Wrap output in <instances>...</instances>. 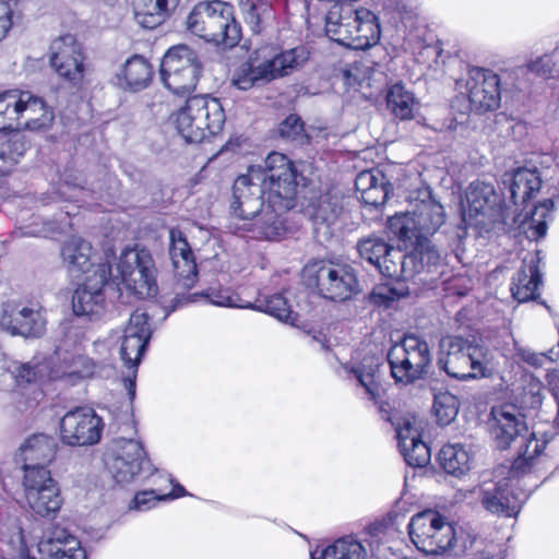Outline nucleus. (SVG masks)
Wrapping results in <instances>:
<instances>
[{"label":"nucleus","instance_id":"f257e3e1","mask_svg":"<svg viewBox=\"0 0 559 559\" xmlns=\"http://www.w3.org/2000/svg\"><path fill=\"white\" fill-rule=\"evenodd\" d=\"M297 174L293 163L277 152L270 153L264 167L252 166L246 175L234 182L231 211L235 217L247 222L261 210L263 195H273L280 209L287 206L292 195L297 192Z\"/></svg>","mask_w":559,"mask_h":559},{"label":"nucleus","instance_id":"f03ea898","mask_svg":"<svg viewBox=\"0 0 559 559\" xmlns=\"http://www.w3.org/2000/svg\"><path fill=\"white\" fill-rule=\"evenodd\" d=\"M186 28L207 43L233 48L241 38V27L233 8L221 0L197 3L186 19Z\"/></svg>","mask_w":559,"mask_h":559},{"label":"nucleus","instance_id":"7ed1b4c3","mask_svg":"<svg viewBox=\"0 0 559 559\" xmlns=\"http://www.w3.org/2000/svg\"><path fill=\"white\" fill-rule=\"evenodd\" d=\"M438 366L456 379L488 378L495 372L492 354L460 336H444L440 341Z\"/></svg>","mask_w":559,"mask_h":559},{"label":"nucleus","instance_id":"20e7f679","mask_svg":"<svg viewBox=\"0 0 559 559\" xmlns=\"http://www.w3.org/2000/svg\"><path fill=\"white\" fill-rule=\"evenodd\" d=\"M225 111L218 98L195 95L175 114V127L188 143H200L217 134L225 123Z\"/></svg>","mask_w":559,"mask_h":559},{"label":"nucleus","instance_id":"39448f33","mask_svg":"<svg viewBox=\"0 0 559 559\" xmlns=\"http://www.w3.org/2000/svg\"><path fill=\"white\" fill-rule=\"evenodd\" d=\"M409 536L416 548L427 555L455 554L456 532L445 516L433 510L415 514L408 524Z\"/></svg>","mask_w":559,"mask_h":559},{"label":"nucleus","instance_id":"423d86ee","mask_svg":"<svg viewBox=\"0 0 559 559\" xmlns=\"http://www.w3.org/2000/svg\"><path fill=\"white\" fill-rule=\"evenodd\" d=\"M116 274L108 275L109 282L126 288L141 299L157 294L156 267L154 260L146 250L127 249L119 258Z\"/></svg>","mask_w":559,"mask_h":559},{"label":"nucleus","instance_id":"0eeeda50","mask_svg":"<svg viewBox=\"0 0 559 559\" xmlns=\"http://www.w3.org/2000/svg\"><path fill=\"white\" fill-rule=\"evenodd\" d=\"M203 70L199 53L187 45L170 47L160 63V79L176 95H186L197 87Z\"/></svg>","mask_w":559,"mask_h":559},{"label":"nucleus","instance_id":"6e6552de","mask_svg":"<svg viewBox=\"0 0 559 559\" xmlns=\"http://www.w3.org/2000/svg\"><path fill=\"white\" fill-rule=\"evenodd\" d=\"M391 374L396 382L412 383L428 372L431 362L427 342L417 335H405L388 353Z\"/></svg>","mask_w":559,"mask_h":559},{"label":"nucleus","instance_id":"1a4fd4ad","mask_svg":"<svg viewBox=\"0 0 559 559\" xmlns=\"http://www.w3.org/2000/svg\"><path fill=\"white\" fill-rule=\"evenodd\" d=\"M25 502L29 511L40 518H55L63 499L57 481L48 468L27 469L23 477Z\"/></svg>","mask_w":559,"mask_h":559},{"label":"nucleus","instance_id":"9d476101","mask_svg":"<svg viewBox=\"0 0 559 559\" xmlns=\"http://www.w3.org/2000/svg\"><path fill=\"white\" fill-rule=\"evenodd\" d=\"M443 206L436 200H421L411 213L395 215L390 219V228L403 241H413L414 237L435 234L444 223Z\"/></svg>","mask_w":559,"mask_h":559},{"label":"nucleus","instance_id":"9b49d317","mask_svg":"<svg viewBox=\"0 0 559 559\" xmlns=\"http://www.w3.org/2000/svg\"><path fill=\"white\" fill-rule=\"evenodd\" d=\"M456 87L476 112L496 110L500 106V80L491 70L472 68L465 80L456 82Z\"/></svg>","mask_w":559,"mask_h":559},{"label":"nucleus","instance_id":"f8f14e48","mask_svg":"<svg viewBox=\"0 0 559 559\" xmlns=\"http://www.w3.org/2000/svg\"><path fill=\"white\" fill-rule=\"evenodd\" d=\"M49 63L56 74L73 87L82 84L85 74V55L76 38L67 34L50 45Z\"/></svg>","mask_w":559,"mask_h":559},{"label":"nucleus","instance_id":"ddd939ff","mask_svg":"<svg viewBox=\"0 0 559 559\" xmlns=\"http://www.w3.org/2000/svg\"><path fill=\"white\" fill-rule=\"evenodd\" d=\"M148 317H130L124 329L120 346V358L131 373L124 378V386L130 399L135 395V377L138 366L152 336V329L147 322Z\"/></svg>","mask_w":559,"mask_h":559},{"label":"nucleus","instance_id":"4468645a","mask_svg":"<svg viewBox=\"0 0 559 559\" xmlns=\"http://www.w3.org/2000/svg\"><path fill=\"white\" fill-rule=\"evenodd\" d=\"M104 423L91 407H76L60 420V437L71 447L94 445L99 442Z\"/></svg>","mask_w":559,"mask_h":559},{"label":"nucleus","instance_id":"2eb2a0df","mask_svg":"<svg viewBox=\"0 0 559 559\" xmlns=\"http://www.w3.org/2000/svg\"><path fill=\"white\" fill-rule=\"evenodd\" d=\"M527 498V491L506 479L486 481L479 488L481 506L490 513L506 518L516 516Z\"/></svg>","mask_w":559,"mask_h":559},{"label":"nucleus","instance_id":"dca6fc26","mask_svg":"<svg viewBox=\"0 0 559 559\" xmlns=\"http://www.w3.org/2000/svg\"><path fill=\"white\" fill-rule=\"evenodd\" d=\"M357 250L362 259L386 277L399 276L404 272V252L388 245L381 237L371 235L360 239L357 242Z\"/></svg>","mask_w":559,"mask_h":559},{"label":"nucleus","instance_id":"f3484780","mask_svg":"<svg viewBox=\"0 0 559 559\" xmlns=\"http://www.w3.org/2000/svg\"><path fill=\"white\" fill-rule=\"evenodd\" d=\"M320 294L334 301L349 299L357 292V280L350 265L329 264L317 272Z\"/></svg>","mask_w":559,"mask_h":559},{"label":"nucleus","instance_id":"a211bd4d","mask_svg":"<svg viewBox=\"0 0 559 559\" xmlns=\"http://www.w3.org/2000/svg\"><path fill=\"white\" fill-rule=\"evenodd\" d=\"M108 466L112 478L121 485L130 484L142 472L151 469L142 444L135 440L122 441Z\"/></svg>","mask_w":559,"mask_h":559},{"label":"nucleus","instance_id":"6ab92c4d","mask_svg":"<svg viewBox=\"0 0 559 559\" xmlns=\"http://www.w3.org/2000/svg\"><path fill=\"white\" fill-rule=\"evenodd\" d=\"M110 264L108 261L98 263L85 278L82 288L72 296L73 314H98L103 302L102 289L109 284Z\"/></svg>","mask_w":559,"mask_h":559},{"label":"nucleus","instance_id":"aec40b11","mask_svg":"<svg viewBox=\"0 0 559 559\" xmlns=\"http://www.w3.org/2000/svg\"><path fill=\"white\" fill-rule=\"evenodd\" d=\"M41 559H86L80 542L66 528L56 526L44 534L37 545ZM20 559H34L21 556Z\"/></svg>","mask_w":559,"mask_h":559},{"label":"nucleus","instance_id":"412c9836","mask_svg":"<svg viewBox=\"0 0 559 559\" xmlns=\"http://www.w3.org/2000/svg\"><path fill=\"white\" fill-rule=\"evenodd\" d=\"M491 435L497 448L503 450L518 442L527 427L518 409L512 405H502L491 408Z\"/></svg>","mask_w":559,"mask_h":559},{"label":"nucleus","instance_id":"4be33fe9","mask_svg":"<svg viewBox=\"0 0 559 559\" xmlns=\"http://www.w3.org/2000/svg\"><path fill=\"white\" fill-rule=\"evenodd\" d=\"M296 192L292 195L287 206L280 209V204L275 202L273 195L267 197L266 201L261 206L260 212L253 217L248 219L249 223H243L242 227L254 229L258 236L267 240H273L286 231L285 219L283 215L294 207Z\"/></svg>","mask_w":559,"mask_h":559},{"label":"nucleus","instance_id":"5701e85b","mask_svg":"<svg viewBox=\"0 0 559 559\" xmlns=\"http://www.w3.org/2000/svg\"><path fill=\"white\" fill-rule=\"evenodd\" d=\"M542 261L540 252H528L522 260V266L513 277L511 293L515 300L525 302L533 300L538 296V289L542 285V273L539 263Z\"/></svg>","mask_w":559,"mask_h":559},{"label":"nucleus","instance_id":"b1692460","mask_svg":"<svg viewBox=\"0 0 559 559\" xmlns=\"http://www.w3.org/2000/svg\"><path fill=\"white\" fill-rule=\"evenodd\" d=\"M401 453L413 467H423L430 462V449L421 440L419 427L413 418H404L396 429Z\"/></svg>","mask_w":559,"mask_h":559},{"label":"nucleus","instance_id":"393cba45","mask_svg":"<svg viewBox=\"0 0 559 559\" xmlns=\"http://www.w3.org/2000/svg\"><path fill=\"white\" fill-rule=\"evenodd\" d=\"M341 213L342 206L336 197H320L311 205L310 219L318 242H326L334 236Z\"/></svg>","mask_w":559,"mask_h":559},{"label":"nucleus","instance_id":"a878e982","mask_svg":"<svg viewBox=\"0 0 559 559\" xmlns=\"http://www.w3.org/2000/svg\"><path fill=\"white\" fill-rule=\"evenodd\" d=\"M169 240V255L176 275L183 281V286L190 287L197 276V264L191 247L179 229H170Z\"/></svg>","mask_w":559,"mask_h":559},{"label":"nucleus","instance_id":"bb28decb","mask_svg":"<svg viewBox=\"0 0 559 559\" xmlns=\"http://www.w3.org/2000/svg\"><path fill=\"white\" fill-rule=\"evenodd\" d=\"M308 60L309 51L305 47H295L260 64V70L257 73L269 82L300 70Z\"/></svg>","mask_w":559,"mask_h":559},{"label":"nucleus","instance_id":"cd10ccee","mask_svg":"<svg viewBox=\"0 0 559 559\" xmlns=\"http://www.w3.org/2000/svg\"><path fill=\"white\" fill-rule=\"evenodd\" d=\"M20 451L25 474L31 468H47L56 455L57 443L52 437L38 433L29 437L21 445Z\"/></svg>","mask_w":559,"mask_h":559},{"label":"nucleus","instance_id":"c85d7f7f","mask_svg":"<svg viewBox=\"0 0 559 559\" xmlns=\"http://www.w3.org/2000/svg\"><path fill=\"white\" fill-rule=\"evenodd\" d=\"M466 200L471 215L487 216L495 219L500 211V197L491 183L474 181L466 191Z\"/></svg>","mask_w":559,"mask_h":559},{"label":"nucleus","instance_id":"c756f323","mask_svg":"<svg viewBox=\"0 0 559 559\" xmlns=\"http://www.w3.org/2000/svg\"><path fill=\"white\" fill-rule=\"evenodd\" d=\"M26 547L20 520L15 513L0 518V559H20Z\"/></svg>","mask_w":559,"mask_h":559},{"label":"nucleus","instance_id":"7c9ffc66","mask_svg":"<svg viewBox=\"0 0 559 559\" xmlns=\"http://www.w3.org/2000/svg\"><path fill=\"white\" fill-rule=\"evenodd\" d=\"M20 123L21 128L40 130L49 127L53 120V111L43 98L28 91H21Z\"/></svg>","mask_w":559,"mask_h":559},{"label":"nucleus","instance_id":"2f4dec72","mask_svg":"<svg viewBox=\"0 0 559 559\" xmlns=\"http://www.w3.org/2000/svg\"><path fill=\"white\" fill-rule=\"evenodd\" d=\"M503 182L509 185L510 198L515 205L525 204L542 187L538 171L528 168L506 174Z\"/></svg>","mask_w":559,"mask_h":559},{"label":"nucleus","instance_id":"473e14b6","mask_svg":"<svg viewBox=\"0 0 559 559\" xmlns=\"http://www.w3.org/2000/svg\"><path fill=\"white\" fill-rule=\"evenodd\" d=\"M92 254L91 243L79 236L70 237L61 247L62 261L71 273H92L97 266L91 262Z\"/></svg>","mask_w":559,"mask_h":559},{"label":"nucleus","instance_id":"72a5a7b5","mask_svg":"<svg viewBox=\"0 0 559 559\" xmlns=\"http://www.w3.org/2000/svg\"><path fill=\"white\" fill-rule=\"evenodd\" d=\"M152 75L151 63L144 57L134 55L124 62L117 74L118 85L123 90L136 92L148 85Z\"/></svg>","mask_w":559,"mask_h":559},{"label":"nucleus","instance_id":"f704fd0d","mask_svg":"<svg viewBox=\"0 0 559 559\" xmlns=\"http://www.w3.org/2000/svg\"><path fill=\"white\" fill-rule=\"evenodd\" d=\"M354 26L356 36L350 43L353 49H367L380 39V25L377 15L368 9L354 10Z\"/></svg>","mask_w":559,"mask_h":559},{"label":"nucleus","instance_id":"c9c22d12","mask_svg":"<svg viewBox=\"0 0 559 559\" xmlns=\"http://www.w3.org/2000/svg\"><path fill=\"white\" fill-rule=\"evenodd\" d=\"M389 110L401 120H411L419 109V103L414 94L402 83L392 85L386 93Z\"/></svg>","mask_w":559,"mask_h":559},{"label":"nucleus","instance_id":"e433bc0d","mask_svg":"<svg viewBox=\"0 0 559 559\" xmlns=\"http://www.w3.org/2000/svg\"><path fill=\"white\" fill-rule=\"evenodd\" d=\"M439 462L447 474L461 477L471 469V453L461 443L445 444L439 452Z\"/></svg>","mask_w":559,"mask_h":559},{"label":"nucleus","instance_id":"4c0bfd02","mask_svg":"<svg viewBox=\"0 0 559 559\" xmlns=\"http://www.w3.org/2000/svg\"><path fill=\"white\" fill-rule=\"evenodd\" d=\"M142 3L135 11V16L143 27L153 29L168 17L179 0H142Z\"/></svg>","mask_w":559,"mask_h":559},{"label":"nucleus","instance_id":"58836bf2","mask_svg":"<svg viewBox=\"0 0 559 559\" xmlns=\"http://www.w3.org/2000/svg\"><path fill=\"white\" fill-rule=\"evenodd\" d=\"M0 328L10 335L39 337L46 331L44 317H0Z\"/></svg>","mask_w":559,"mask_h":559},{"label":"nucleus","instance_id":"ea45409f","mask_svg":"<svg viewBox=\"0 0 559 559\" xmlns=\"http://www.w3.org/2000/svg\"><path fill=\"white\" fill-rule=\"evenodd\" d=\"M21 90L0 93V131L17 130L20 123Z\"/></svg>","mask_w":559,"mask_h":559},{"label":"nucleus","instance_id":"a19ab883","mask_svg":"<svg viewBox=\"0 0 559 559\" xmlns=\"http://www.w3.org/2000/svg\"><path fill=\"white\" fill-rule=\"evenodd\" d=\"M414 249L409 254L404 253V265L413 263V270L417 267V260L420 261L421 267H431L439 265L443 255L440 250L427 237H414Z\"/></svg>","mask_w":559,"mask_h":559},{"label":"nucleus","instance_id":"79ce46f5","mask_svg":"<svg viewBox=\"0 0 559 559\" xmlns=\"http://www.w3.org/2000/svg\"><path fill=\"white\" fill-rule=\"evenodd\" d=\"M349 5L334 4L328 12L325 17V33L334 41L338 44L349 43L350 29L348 28V13Z\"/></svg>","mask_w":559,"mask_h":559},{"label":"nucleus","instance_id":"37998d69","mask_svg":"<svg viewBox=\"0 0 559 559\" xmlns=\"http://www.w3.org/2000/svg\"><path fill=\"white\" fill-rule=\"evenodd\" d=\"M555 203L546 199L536 205L531 216L524 222L525 233L531 240H538L547 233V218L550 216Z\"/></svg>","mask_w":559,"mask_h":559},{"label":"nucleus","instance_id":"c03bdc74","mask_svg":"<svg viewBox=\"0 0 559 559\" xmlns=\"http://www.w3.org/2000/svg\"><path fill=\"white\" fill-rule=\"evenodd\" d=\"M408 294L401 283L395 286L380 285L369 295V302L378 307V310L395 309L394 304Z\"/></svg>","mask_w":559,"mask_h":559},{"label":"nucleus","instance_id":"a18cd8bd","mask_svg":"<svg viewBox=\"0 0 559 559\" xmlns=\"http://www.w3.org/2000/svg\"><path fill=\"white\" fill-rule=\"evenodd\" d=\"M460 403L450 392H439L435 395L432 411L440 425L445 426L455 419Z\"/></svg>","mask_w":559,"mask_h":559},{"label":"nucleus","instance_id":"49530a36","mask_svg":"<svg viewBox=\"0 0 559 559\" xmlns=\"http://www.w3.org/2000/svg\"><path fill=\"white\" fill-rule=\"evenodd\" d=\"M239 5L247 22L255 32H259L261 24L272 15L270 0H239Z\"/></svg>","mask_w":559,"mask_h":559},{"label":"nucleus","instance_id":"de8ad7c7","mask_svg":"<svg viewBox=\"0 0 559 559\" xmlns=\"http://www.w3.org/2000/svg\"><path fill=\"white\" fill-rule=\"evenodd\" d=\"M85 183L81 174L68 171L61 176L56 193L59 199L72 201L86 190Z\"/></svg>","mask_w":559,"mask_h":559},{"label":"nucleus","instance_id":"09e8293b","mask_svg":"<svg viewBox=\"0 0 559 559\" xmlns=\"http://www.w3.org/2000/svg\"><path fill=\"white\" fill-rule=\"evenodd\" d=\"M353 371L357 381L371 400H376L380 396L381 374L378 365L353 369Z\"/></svg>","mask_w":559,"mask_h":559},{"label":"nucleus","instance_id":"8fccbe9b","mask_svg":"<svg viewBox=\"0 0 559 559\" xmlns=\"http://www.w3.org/2000/svg\"><path fill=\"white\" fill-rule=\"evenodd\" d=\"M527 69L544 79H559V48L551 55H544L527 64Z\"/></svg>","mask_w":559,"mask_h":559},{"label":"nucleus","instance_id":"3c124183","mask_svg":"<svg viewBox=\"0 0 559 559\" xmlns=\"http://www.w3.org/2000/svg\"><path fill=\"white\" fill-rule=\"evenodd\" d=\"M280 135L286 140L304 144L307 136L304 130V123L299 117L295 115L288 116L278 128Z\"/></svg>","mask_w":559,"mask_h":559},{"label":"nucleus","instance_id":"603ef678","mask_svg":"<svg viewBox=\"0 0 559 559\" xmlns=\"http://www.w3.org/2000/svg\"><path fill=\"white\" fill-rule=\"evenodd\" d=\"M543 384L532 379L524 388L520 395V403L522 407L527 409H536L543 403Z\"/></svg>","mask_w":559,"mask_h":559},{"label":"nucleus","instance_id":"864d4df0","mask_svg":"<svg viewBox=\"0 0 559 559\" xmlns=\"http://www.w3.org/2000/svg\"><path fill=\"white\" fill-rule=\"evenodd\" d=\"M518 442L520 443L518 454L533 461H535L536 456H538L546 447V441L536 439L534 433L530 436L523 433Z\"/></svg>","mask_w":559,"mask_h":559},{"label":"nucleus","instance_id":"5fc2aeb1","mask_svg":"<svg viewBox=\"0 0 559 559\" xmlns=\"http://www.w3.org/2000/svg\"><path fill=\"white\" fill-rule=\"evenodd\" d=\"M388 182L384 175L379 170H364L359 173L355 180L356 190L361 194L372 189L374 186H381Z\"/></svg>","mask_w":559,"mask_h":559},{"label":"nucleus","instance_id":"6e6d98bb","mask_svg":"<svg viewBox=\"0 0 559 559\" xmlns=\"http://www.w3.org/2000/svg\"><path fill=\"white\" fill-rule=\"evenodd\" d=\"M341 78L348 90H357L365 80V72L361 66L355 62L341 70Z\"/></svg>","mask_w":559,"mask_h":559},{"label":"nucleus","instance_id":"4d7b16f0","mask_svg":"<svg viewBox=\"0 0 559 559\" xmlns=\"http://www.w3.org/2000/svg\"><path fill=\"white\" fill-rule=\"evenodd\" d=\"M265 314H290L292 310L287 304V300L280 294H275L267 298L263 306L255 308Z\"/></svg>","mask_w":559,"mask_h":559},{"label":"nucleus","instance_id":"13d9d810","mask_svg":"<svg viewBox=\"0 0 559 559\" xmlns=\"http://www.w3.org/2000/svg\"><path fill=\"white\" fill-rule=\"evenodd\" d=\"M388 182L374 186L372 189L360 194L364 203L372 206H379L385 203L388 199Z\"/></svg>","mask_w":559,"mask_h":559},{"label":"nucleus","instance_id":"bf43d9fd","mask_svg":"<svg viewBox=\"0 0 559 559\" xmlns=\"http://www.w3.org/2000/svg\"><path fill=\"white\" fill-rule=\"evenodd\" d=\"M533 465H534L533 460H527L518 454V457L513 461L511 469H510L511 479L509 481H511L513 484L514 478H519V477L530 473Z\"/></svg>","mask_w":559,"mask_h":559},{"label":"nucleus","instance_id":"052dcab7","mask_svg":"<svg viewBox=\"0 0 559 559\" xmlns=\"http://www.w3.org/2000/svg\"><path fill=\"white\" fill-rule=\"evenodd\" d=\"M260 70V66L250 69V71L242 76L238 78L234 81L235 85L239 90H249L259 81H265L261 75H258V71Z\"/></svg>","mask_w":559,"mask_h":559},{"label":"nucleus","instance_id":"680f3d73","mask_svg":"<svg viewBox=\"0 0 559 559\" xmlns=\"http://www.w3.org/2000/svg\"><path fill=\"white\" fill-rule=\"evenodd\" d=\"M38 371L35 367L31 366L29 364L21 365L15 370V377L16 380L20 383H31L37 380Z\"/></svg>","mask_w":559,"mask_h":559},{"label":"nucleus","instance_id":"e2e57ef3","mask_svg":"<svg viewBox=\"0 0 559 559\" xmlns=\"http://www.w3.org/2000/svg\"><path fill=\"white\" fill-rule=\"evenodd\" d=\"M520 355L526 364L535 368L542 367L545 361L549 360L545 353H535L526 348L522 349Z\"/></svg>","mask_w":559,"mask_h":559},{"label":"nucleus","instance_id":"0e129e2a","mask_svg":"<svg viewBox=\"0 0 559 559\" xmlns=\"http://www.w3.org/2000/svg\"><path fill=\"white\" fill-rule=\"evenodd\" d=\"M11 24V10L7 3L0 2V41L4 38Z\"/></svg>","mask_w":559,"mask_h":559},{"label":"nucleus","instance_id":"69168bd1","mask_svg":"<svg viewBox=\"0 0 559 559\" xmlns=\"http://www.w3.org/2000/svg\"><path fill=\"white\" fill-rule=\"evenodd\" d=\"M282 323L302 330L307 334L312 333V329L306 322L305 317H276Z\"/></svg>","mask_w":559,"mask_h":559},{"label":"nucleus","instance_id":"338daca9","mask_svg":"<svg viewBox=\"0 0 559 559\" xmlns=\"http://www.w3.org/2000/svg\"><path fill=\"white\" fill-rule=\"evenodd\" d=\"M154 499L164 500V499H166V496L156 497L154 490L142 491V492H139L134 497V503L138 509H142L143 507L147 506L150 501H152Z\"/></svg>","mask_w":559,"mask_h":559},{"label":"nucleus","instance_id":"774afa93","mask_svg":"<svg viewBox=\"0 0 559 559\" xmlns=\"http://www.w3.org/2000/svg\"><path fill=\"white\" fill-rule=\"evenodd\" d=\"M199 300L203 301L204 304H213L217 306H229L230 305V298L215 295L214 297L210 294H201L199 296H194Z\"/></svg>","mask_w":559,"mask_h":559}]
</instances>
